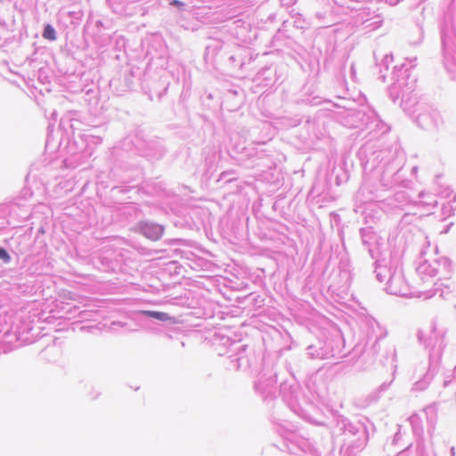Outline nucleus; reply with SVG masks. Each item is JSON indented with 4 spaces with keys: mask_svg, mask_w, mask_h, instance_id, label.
Masks as SVG:
<instances>
[{
    "mask_svg": "<svg viewBox=\"0 0 456 456\" xmlns=\"http://www.w3.org/2000/svg\"><path fill=\"white\" fill-rule=\"evenodd\" d=\"M143 234L151 240H157L163 234V227L159 224H145L142 227Z\"/></svg>",
    "mask_w": 456,
    "mask_h": 456,
    "instance_id": "nucleus-1",
    "label": "nucleus"
},
{
    "mask_svg": "<svg viewBox=\"0 0 456 456\" xmlns=\"http://www.w3.org/2000/svg\"><path fill=\"white\" fill-rule=\"evenodd\" d=\"M139 314L162 322H172L174 323L178 322L175 317H172L168 314L164 312L142 310L139 311Z\"/></svg>",
    "mask_w": 456,
    "mask_h": 456,
    "instance_id": "nucleus-2",
    "label": "nucleus"
},
{
    "mask_svg": "<svg viewBox=\"0 0 456 456\" xmlns=\"http://www.w3.org/2000/svg\"><path fill=\"white\" fill-rule=\"evenodd\" d=\"M43 37L45 39L54 41L56 39V32L55 29L49 24L45 27L43 32Z\"/></svg>",
    "mask_w": 456,
    "mask_h": 456,
    "instance_id": "nucleus-3",
    "label": "nucleus"
},
{
    "mask_svg": "<svg viewBox=\"0 0 456 456\" xmlns=\"http://www.w3.org/2000/svg\"><path fill=\"white\" fill-rule=\"evenodd\" d=\"M0 259H2L4 263H9L11 260L8 252L3 248H0Z\"/></svg>",
    "mask_w": 456,
    "mask_h": 456,
    "instance_id": "nucleus-4",
    "label": "nucleus"
},
{
    "mask_svg": "<svg viewBox=\"0 0 456 456\" xmlns=\"http://www.w3.org/2000/svg\"><path fill=\"white\" fill-rule=\"evenodd\" d=\"M171 4L178 6V7L183 6V3L179 0H173L171 2Z\"/></svg>",
    "mask_w": 456,
    "mask_h": 456,
    "instance_id": "nucleus-5",
    "label": "nucleus"
}]
</instances>
